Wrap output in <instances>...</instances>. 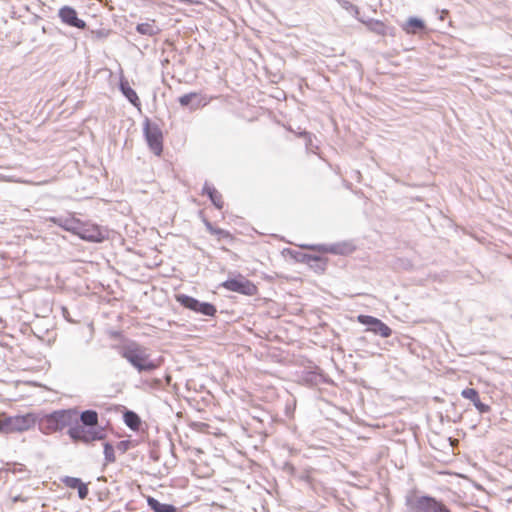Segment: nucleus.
Instances as JSON below:
<instances>
[{"label":"nucleus","mask_w":512,"mask_h":512,"mask_svg":"<svg viewBox=\"0 0 512 512\" xmlns=\"http://www.w3.org/2000/svg\"><path fill=\"white\" fill-rule=\"evenodd\" d=\"M117 351L139 374L151 373L162 363L161 357L152 358L149 349L135 341L118 346Z\"/></svg>","instance_id":"nucleus-1"},{"label":"nucleus","mask_w":512,"mask_h":512,"mask_svg":"<svg viewBox=\"0 0 512 512\" xmlns=\"http://www.w3.org/2000/svg\"><path fill=\"white\" fill-rule=\"evenodd\" d=\"M76 422H78L76 407L54 410L37 418L39 430L46 435L62 431L66 427L69 429Z\"/></svg>","instance_id":"nucleus-2"},{"label":"nucleus","mask_w":512,"mask_h":512,"mask_svg":"<svg viewBox=\"0 0 512 512\" xmlns=\"http://www.w3.org/2000/svg\"><path fill=\"white\" fill-rule=\"evenodd\" d=\"M143 136L149 149L156 156H161L163 152V132L159 125L148 117H145L143 121Z\"/></svg>","instance_id":"nucleus-3"},{"label":"nucleus","mask_w":512,"mask_h":512,"mask_svg":"<svg viewBox=\"0 0 512 512\" xmlns=\"http://www.w3.org/2000/svg\"><path fill=\"white\" fill-rule=\"evenodd\" d=\"M75 235L87 242L102 243L109 238V230L96 223L80 220Z\"/></svg>","instance_id":"nucleus-4"},{"label":"nucleus","mask_w":512,"mask_h":512,"mask_svg":"<svg viewBox=\"0 0 512 512\" xmlns=\"http://www.w3.org/2000/svg\"><path fill=\"white\" fill-rule=\"evenodd\" d=\"M37 416L34 413L8 416L2 422V433L24 432L35 426Z\"/></svg>","instance_id":"nucleus-5"},{"label":"nucleus","mask_w":512,"mask_h":512,"mask_svg":"<svg viewBox=\"0 0 512 512\" xmlns=\"http://www.w3.org/2000/svg\"><path fill=\"white\" fill-rule=\"evenodd\" d=\"M100 425L99 414L94 409H86L82 412L78 411V422L73 423L72 426L67 430V435L73 442H77L79 434L84 431L85 428L95 427Z\"/></svg>","instance_id":"nucleus-6"},{"label":"nucleus","mask_w":512,"mask_h":512,"mask_svg":"<svg viewBox=\"0 0 512 512\" xmlns=\"http://www.w3.org/2000/svg\"><path fill=\"white\" fill-rule=\"evenodd\" d=\"M220 287L244 296H255L258 293L257 286L240 273L236 274L234 277L227 278L220 284Z\"/></svg>","instance_id":"nucleus-7"},{"label":"nucleus","mask_w":512,"mask_h":512,"mask_svg":"<svg viewBox=\"0 0 512 512\" xmlns=\"http://www.w3.org/2000/svg\"><path fill=\"white\" fill-rule=\"evenodd\" d=\"M176 301L185 309H188L203 316L214 317L217 313V308L210 302L200 301L187 294H177Z\"/></svg>","instance_id":"nucleus-8"},{"label":"nucleus","mask_w":512,"mask_h":512,"mask_svg":"<svg viewBox=\"0 0 512 512\" xmlns=\"http://www.w3.org/2000/svg\"><path fill=\"white\" fill-rule=\"evenodd\" d=\"M357 321L366 327V332H371L374 335L380 336L382 338H388L392 335V329L377 317L366 314H359L357 316Z\"/></svg>","instance_id":"nucleus-9"},{"label":"nucleus","mask_w":512,"mask_h":512,"mask_svg":"<svg viewBox=\"0 0 512 512\" xmlns=\"http://www.w3.org/2000/svg\"><path fill=\"white\" fill-rule=\"evenodd\" d=\"M303 249H310L324 253H331L334 255H347L354 250L351 243L341 242L334 244H301L299 245Z\"/></svg>","instance_id":"nucleus-10"},{"label":"nucleus","mask_w":512,"mask_h":512,"mask_svg":"<svg viewBox=\"0 0 512 512\" xmlns=\"http://www.w3.org/2000/svg\"><path fill=\"white\" fill-rule=\"evenodd\" d=\"M58 17L61 22L72 28H76L79 30H84L87 25L86 22L78 17V13L76 9L69 5H64L58 10Z\"/></svg>","instance_id":"nucleus-11"},{"label":"nucleus","mask_w":512,"mask_h":512,"mask_svg":"<svg viewBox=\"0 0 512 512\" xmlns=\"http://www.w3.org/2000/svg\"><path fill=\"white\" fill-rule=\"evenodd\" d=\"M107 437L106 429L102 425L85 428L82 433L79 434L77 442L89 445L94 441H102Z\"/></svg>","instance_id":"nucleus-12"},{"label":"nucleus","mask_w":512,"mask_h":512,"mask_svg":"<svg viewBox=\"0 0 512 512\" xmlns=\"http://www.w3.org/2000/svg\"><path fill=\"white\" fill-rule=\"evenodd\" d=\"M350 9L354 12L355 17L368 28L369 31L374 32L378 35H386L388 32V27L384 24V22L376 19H364L359 17V8L351 3H348Z\"/></svg>","instance_id":"nucleus-13"},{"label":"nucleus","mask_w":512,"mask_h":512,"mask_svg":"<svg viewBox=\"0 0 512 512\" xmlns=\"http://www.w3.org/2000/svg\"><path fill=\"white\" fill-rule=\"evenodd\" d=\"M62 483L70 488V489H76L78 492V497L81 500H84L87 498L89 494V488L88 485L82 481L81 478L73 477V476H65L61 479Z\"/></svg>","instance_id":"nucleus-14"},{"label":"nucleus","mask_w":512,"mask_h":512,"mask_svg":"<svg viewBox=\"0 0 512 512\" xmlns=\"http://www.w3.org/2000/svg\"><path fill=\"white\" fill-rule=\"evenodd\" d=\"M178 103L183 108L195 111L205 105L201 95L197 92L186 93L178 98Z\"/></svg>","instance_id":"nucleus-15"},{"label":"nucleus","mask_w":512,"mask_h":512,"mask_svg":"<svg viewBox=\"0 0 512 512\" xmlns=\"http://www.w3.org/2000/svg\"><path fill=\"white\" fill-rule=\"evenodd\" d=\"M49 221L75 235L80 219L74 216H53Z\"/></svg>","instance_id":"nucleus-16"},{"label":"nucleus","mask_w":512,"mask_h":512,"mask_svg":"<svg viewBox=\"0 0 512 512\" xmlns=\"http://www.w3.org/2000/svg\"><path fill=\"white\" fill-rule=\"evenodd\" d=\"M119 90L122 95L127 99V101L133 105L134 107L140 109L141 101L136 93V91L130 86L128 80L124 77H121L118 84Z\"/></svg>","instance_id":"nucleus-17"},{"label":"nucleus","mask_w":512,"mask_h":512,"mask_svg":"<svg viewBox=\"0 0 512 512\" xmlns=\"http://www.w3.org/2000/svg\"><path fill=\"white\" fill-rule=\"evenodd\" d=\"M461 396L463 398L468 399L471 402H473L475 408L480 413H487V412L490 411V406L487 405V404H484L483 402H481L479 393H478V391L476 389H474V388H466V389L462 390Z\"/></svg>","instance_id":"nucleus-18"},{"label":"nucleus","mask_w":512,"mask_h":512,"mask_svg":"<svg viewBox=\"0 0 512 512\" xmlns=\"http://www.w3.org/2000/svg\"><path fill=\"white\" fill-rule=\"evenodd\" d=\"M202 195H206L216 209H223L224 202L222 195L213 185L207 181L203 185Z\"/></svg>","instance_id":"nucleus-19"},{"label":"nucleus","mask_w":512,"mask_h":512,"mask_svg":"<svg viewBox=\"0 0 512 512\" xmlns=\"http://www.w3.org/2000/svg\"><path fill=\"white\" fill-rule=\"evenodd\" d=\"M418 512H449L441 503L434 499L422 497L418 499Z\"/></svg>","instance_id":"nucleus-20"},{"label":"nucleus","mask_w":512,"mask_h":512,"mask_svg":"<svg viewBox=\"0 0 512 512\" xmlns=\"http://www.w3.org/2000/svg\"><path fill=\"white\" fill-rule=\"evenodd\" d=\"M147 505L153 512H177L178 508L169 503H162L158 499L148 496Z\"/></svg>","instance_id":"nucleus-21"},{"label":"nucleus","mask_w":512,"mask_h":512,"mask_svg":"<svg viewBox=\"0 0 512 512\" xmlns=\"http://www.w3.org/2000/svg\"><path fill=\"white\" fill-rule=\"evenodd\" d=\"M123 421L125 425L132 431H139L142 426L140 416L133 410L126 409L123 413Z\"/></svg>","instance_id":"nucleus-22"},{"label":"nucleus","mask_w":512,"mask_h":512,"mask_svg":"<svg viewBox=\"0 0 512 512\" xmlns=\"http://www.w3.org/2000/svg\"><path fill=\"white\" fill-rule=\"evenodd\" d=\"M135 29L139 34L149 37L156 36L161 32V29L156 25L154 19L149 22L138 23Z\"/></svg>","instance_id":"nucleus-23"},{"label":"nucleus","mask_w":512,"mask_h":512,"mask_svg":"<svg viewBox=\"0 0 512 512\" xmlns=\"http://www.w3.org/2000/svg\"><path fill=\"white\" fill-rule=\"evenodd\" d=\"M328 259L321 255L311 254L308 266L317 273H323L327 267Z\"/></svg>","instance_id":"nucleus-24"},{"label":"nucleus","mask_w":512,"mask_h":512,"mask_svg":"<svg viewBox=\"0 0 512 512\" xmlns=\"http://www.w3.org/2000/svg\"><path fill=\"white\" fill-rule=\"evenodd\" d=\"M203 223L206 229L213 235L218 236V239H228L231 238V233L222 228L215 227L209 220L206 218L203 219Z\"/></svg>","instance_id":"nucleus-25"},{"label":"nucleus","mask_w":512,"mask_h":512,"mask_svg":"<svg viewBox=\"0 0 512 512\" xmlns=\"http://www.w3.org/2000/svg\"><path fill=\"white\" fill-rule=\"evenodd\" d=\"M103 454L106 464L114 463L116 461L115 447L110 442L103 443Z\"/></svg>","instance_id":"nucleus-26"},{"label":"nucleus","mask_w":512,"mask_h":512,"mask_svg":"<svg viewBox=\"0 0 512 512\" xmlns=\"http://www.w3.org/2000/svg\"><path fill=\"white\" fill-rule=\"evenodd\" d=\"M301 138L304 139L306 150L308 152L315 153V149H318V145L314 143L315 136L312 133L303 130Z\"/></svg>","instance_id":"nucleus-27"},{"label":"nucleus","mask_w":512,"mask_h":512,"mask_svg":"<svg viewBox=\"0 0 512 512\" xmlns=\"http://www.w3.org/2000/svg\"><path fill=\"white\" fill-rule=\"evenodd\" d=\"M407 512H416V488H411L406 495Z\"/></svg>","instance_id":"nucleus-28"},{"label":"nucleus","mask_w":512,"mask_h":512,"mask_svg":"<svg viewBox=\"0 0 512 512\" xmlns=\"http://www.w3.org/2000/svg\"><path fill=\"white\" fill-rule=\"evenodd\" d=\"M304 380L311 384L317 385L320 382H324V374L316 371H309L305 374Z\"/></svg>","instance_id":"nucleus-29"},{"label":"nucleus","mask_w":512,"mask_h":512,"mask_svg":"<svg viewBox=\"0 0 512 512\" xmlns=\"http://www.w3.org/2000/svg\"><path fill=\"white\" fill-rule=\"evenodd\" d=\"M402 28L407 34H416V15L410 16Z\"/></svg>","instance_id":"nucleus-30"},{"label":"nucleus","mask_w":512,"mask_h":512,"mask_svg":"<svg viewBox=\"0 0 512 512\" xmlns=\"http://www.w3.org/2000/svg\"><path fill=\"white\" fill-rule=\"evenodd\" d=\"M290 254H291V257L295 261H297L299 263L306 264V265L308 264L310 256H311V254L303 253V252H299V251H292Z\"/></svg>","instance_id":"nucleus-31"},{"label":"nucleus","mask_w":512,"mask_h":512,"mask_svg":"<svg viewBox=\"0 0 512 512\" xmlns=\"http://www.w3.org/2000/svg\"><path fill=\"white\" fill-rule=\"evenodd\" d=\"M282 470H283V472L287 473L290 476H293V477L297 476V470H296L295 466L288 461L283 463Z\"/></svg>","instance_id":"nucleus-32"},{"label":"nucleus","mask_w":512,"mask_h":512,"mask_svg":"<svg viewBox=\"0 0 512 512\" xmlns=\"http://www.w3.org/2000/svg\"><path fill=\"white\" fill-rule=\"evenodd\" d=\"M116 448L121 453H125L131 448V441L130 440H121L117 443Z\"/></svg>","instance_id":"nucleus-33"},{"label":"nucleus","mask_w":512,"mask_h":512,"mask_svg":"<svg viewBox=\"0 0 512 512\" xmlns=\"http://www.w3.org/2000/svg\"><path fill=\"white\" fill-rule=\"evenodd\" d=\"M295 477L298 478L301 481L306 482V483H310L311 482V476L309 475L308 472H303L301 474H297V476H295Z\"/></svg>","instance_id":"nucleus-34"},{"label":"nucleus","mask_w":512,"mask_h":512,"mask_svg":"<svg viewBox=\"0 0 512 512\" xmlns=\"http://www.w3.org/2000/svg\"><path fill=\"white\" fill-rule=\"evenodd\" d=\"M150 386H151V388L159 389L162 386V381L158 378H155L151 381Z\"/></svg>","instance_id":"nucleus-35"},{"label":"nucleus","mask_w":512,"mask_h":512,"mask_svg":"<svg viewBox=\"0 0 512 512\" xmlns=\"http://www.w3.org/2000/svg\"><path fill=\"white\" fill-rule=\"evenodd\" d=\"M27 497H24L22 495H15L11 498L12 502L13 503H17V502H26L27 501Z\"/></svg>","instance_id":"nucleus-36"},{"label":"nucleus","mask_w":512,"mask_h":512,"mask_svg":"<svg viewBox=\"0 0 512 512\" xmlns=\"http://www.w3.org/2000/svg\"><path fill=\"white\" fill-rule=\"evenodd\" d=\"M150 458L153 459L154 461H158L159 460V456L156 452H151L150 453Z\"/></svg>","instance_id":"nucleus-37"},{"label":"nucleus","mask_w":512,"mask_h":512,"mask_svg":"<svg viewBox=\"0 0 512 512\" xmlns=\"http://www.w3.org/2000/svg\"><path fill=\"white\" fill-rule=\"evenodd\" d=\"M5 418H7V415L5 413H0V427L2 426V422ZM0 432L2 433V429H0Z\"/></svg>","instance_id":"nucleus-38"},{"label":"nucleus","mask_w":512,"mask_h":512,"mask_svg":"<svg viewBox=\"0 0 512 512\" xmlns=\"http://www.w3.org/2000/svg\"><path fill=\"white\" fill-rule=\"evenodd\" d=\"M293 132V130H291ZM295 135L299 138H301V134L303 133V130L298 128V131H294Z\"/></svg>","instance_id":"nucleus-39"},{"label":"nucleus","mask_w":512,"mask_h":512,"mask_svg":"<svg viewBox=\"0 0 512 512\" xmlns=\"http://www.w3.org/2000/svg\"><path fill=\"white\" fill-rule=\"evenodd\" d=\"M178 1L181 3H186V4H191L194 2L193 0H178Z\"/></svg>","instance_id":"nucleus-40"},{"label":"nucleus","mask_w":512,"mask_h":512,"mask_svg":"<svg viewBox=\"0 0 512 512\" xmlns=\"http://www.w3.org/2000/svg\"><path fill=\"white\" fill-rule=\"evenodd\" d=\"M412 431H413V436L416 439V430L412 428Z\"/></svg>","instance_id":"nucleus-41"},{"label":"nucleus","mask_w":512,"mask_h":512,"mask_svg":"<svg viewBox=\"0 0 512 512\" xmlns=\"http://www.w3.org/2000/svg\"><path fill=\"white\" fill-rule=\"evenodd\" d=\"M417 25H418V28H420V27H421V23H420V21H418V22H417Z\"/></svg>","instance_id":"nucleus-42"},{"label":"nucleus","mask_w":512,"mask_h":512,"mask_svg":"<svg viewBox=\"0 0 512 512\" xmlns=\"http://www.w3.org/2000/svg\"><path fill=\"white\" fill-rule=\"evenodd\" d=\"M0 323H3V320H2V318H1V317H0Z\"/></svg>","instance_id":"nucleus-43"},{"label":"nucleus","mask_w":512,"mask_h":512,"mask_svg":"<svg viewBox=\"0 0 512 512\" xmlns=\"http://www.w3.org/2000/svg\"><path fill=\"white\" fill-rule=\"evenodd\" d=\"M2 471V469H0V472Z\"/></svg>","instance_id":"nucleus-44"}]
</instances>
